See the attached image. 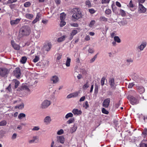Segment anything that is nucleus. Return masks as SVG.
<instances>
[{"mask_svg": "<svg viewBox=\"0 0 147 147\" xmlns=\"http://www.w3.org/2000/svg\"><path fill=\"white\" fill-rule=\"evenodd\" d=\"M57 140L61 144H63L65 142V139L63 136H57Z\"/></svg>", "mask_w": 147, "mask_h": 147, "instance_id": "6ab92c4d", "label": "nucleus"}, {"mask_svg": "<svg viewBox=\"0 0 147 147\" xmlns=\"http://www.w3.org/2000/svg\"><path fill=\"white\" fill-rule=\"evenodd\" d=\"M73 115L71 113H69L67 114L65 116V118L67 119L69 117H73Z\"/></svg>", "mask_w": 147, "mask_h": 147, "instance_id": "72a5a7b5", "label": "nucleus"}, {"mask_svg": "<svg viewBox=\"0 0 147 147\" xmlns=\"http://www.w3.org/2000/svg\"><path fill=\"white\" fill-rule=\"evenodd\" d=\"M109 82L111 88L115 89L116 86V84L115 82V80L113 78H110L109 79Z\"/></svg>", "mask_w": 147, "mask_h": 147, "instance_id": "6e6552de", "label": "nucleus"}, {"mask_svg": "<svg viewBox=\"0 0 147 147\" xmlns=\"http://www.w3.org/2000/svg\"><path fill=\"white\" fill-rule=\"evenodd\" d=\"M79 93V92L77 91L72 93L73 97L74 98L77 97Z\"/></svg>", "mask_w": 147, "mask_h": 147, "instance_id": "c03bdc74", "label": "nucleus"}, {"mask_svg": "<svg viewBox=\"0 0 147 147\" xmlns=\"http://www.w3.org/2000/svg\"><path fill=\"white\" fill-rule=\"evenodd\" d=\"M95 21L94 20H92L90 22L89 26L90 27H92L95 24Z\"/></svg>", "mask_w": 147, "mask_h": 147, "instance_id": "ea45409f", "label": "nucleus"}, {"mask_svg": "<svg viewBox=\"0 0 147 147\" xmlns=\"http://www.w3.org/2000/svg\"><path fill=\"white\" fill-rule=\"evenodd\" d=\"M52 120L50 116H47L46 117L44 120V122L46 125H48L50 123Z\"/></svg>", "mask_w": 147, "mask_h": 147, "instance_id": "4468645a", "label": "nucleus"}, {"mask_svg": "<svg viewBox=\"0 0 147 147\" xmlns=\"http://www.w3.org/2000/svg\"><path fill=\"white\" fill-rule=\"evenodd\" d=\"M31 5V3L29 2H26L24 4V6L25 7H28Z\"/></svg>", "mask_w": 147, "mask_h": 147, "instance_id": "e433bc0d", "label": "nucleus"}, {"mask_svg": "<svg viewBox=\"0 0 147 147\" xmlns=\"http://www.w3.org/2000/svg\"><path fill=\"white\" fill-rule=\"evenodd\" d=\"M88 51L89 53H93L94 52V50L93 49L90 48L88 49Z\"/></svg>", "mask_w": 147, "mask_h": 147, "instance_id": "e2e57ef3", "label": "nucleus"}, {"mask_svg": "<svg viewBox=\"0 0 147 147\" xmlns=\"http://www.w3.org/2000/svg\"><path fill=\"white\" fill-rule=\"evenodd\" d=\"M100 20L101 21L107 22V19L104 16H101L100 18Z\"/></svg>", "mask_w": 147, "mask_h": 147, "instance_id": "79ce46f5", "label": "nucleus"}, {"mask_svg": "<svg viewBox=\"0 0 147 147\" xmlns=\"http://www.w3.org/2000/svg\"><path fill=\"white\" fill-rule=\"evenodd\" d=\"M89 86V82L88 81H86V83L83 86V88L84 89L87 88Z\"/></svg>", "mask_w": 147, "mask_h": 147, "instance_id": "7c9ffc66", "label": "nucleus"}, {"mask_svg": "<svg viewBox=\"0 0 147 147\" xmlns=\"http://www.w3.org/2000/svg\"><path fill=\"white\" fill-rule=\"evenodd\" d=\"M71 60L70 58L69 57H67L65 63V65L67 67H69L70 66Z\"/></svg>", "mask_w": 147, "mask_h": 147, "instance_id": "a878e982", "label": "nucleus"}, {"mask_svg": "<svg viewBox=\"0 0 147 147\" xmlns=\"http://www.w3.org/2000/svg\"><path fill=\"white\" fill-rule=\"evenodd\" d=\"M129 98L131 103L132 105H136L138 103V100L136 99L135 97L133 96H131Z\"/></svg>", "mask_w": 147, "mask_h": 147, "instance_id": "9b49d317", "label": "nucleus"}, {"mask_svg": "<svg viewBox=\"0 0 147 147\" xmlns=\"http://www.w3.org/2000/svg\"><path fill=\"white\" fill-rule=\"evenodd\" d=\"M21 19V18H17L15 20H12L10 21V24L12 25L17 24L20 22Z\"/></svg>", "mask_w": 147, "mask_h": 147, "instance_id": "a211bd4d", "label": "nucleus"}, {"mask_svg": "<svg viewBox=\"0 0 147 147\" xmlns=\"http://www.w3.org/2000/svg\"><path fill=\"white\" fill-rule=\"evenodd\" d=\"M102 112L103 113L106 114H108L109 113L108 111L106 110L104 108L102 109Z\"/></svg>", "mask_w": 147, "mask_h": 147, "instance_id": "09e8293b", "label": "nucleus"}, {"mask_svg": "<svg viewBox=\"0 0 147 147\" xmlns=\"http://www.w3.org/2000/svg\"><path fill=\"white\" fill-rule=\"evenodd\" d=\"M134 85V84L133 83H129L128 85V88H131Z\"/></svg>", "mask_w": 147, "mask_h": 147, "instance_id": "13d9d810", "label": "nucleus"}, {"mask_svg": "<svg viewBox=\"0 0 147 147\" xmlns=\"http://www.w3.org/2000/svg\"><path fill=\"white\" fill-rule=\"evenodd\" d=\"M80 31L81 28H78L75 29L73 30L70 33L69 39L71 40L73 38V36Z\"/></svg>", "mask_w": 147, "mask_h": 147, "instance_id": "39448f33", "label": "nucleus"}, {"mask_svg": "<svg viewBox=\"0 0 147 147\" xmlns=\"http://www.w3.org/2000/svg\"><path fill=\"white\" fill-rule=\"evenodd\" d=\"M85 3L86 5L88 6V7H89L91 6V3L90 1L89 0L86 1L85 2Z\"/></svg>", "mask_w": 147, "mask_h": 147, "instance_id": "6e6d98bb", "label": "nucleus"}, {"mask_svg": "<svg viewBox=\"0 0 147 147\" xmlns=\"http://www.w3.org/2000/svg\"><path fill=\"white\" fill-rule=\"evenodd\" d=\"M57 57L56 60L59 61L61 58L62 56V54H57Z\"/></svg>", "mask_w": 147, "mask_h": 147, "instance_id": "de8ad7c7", "label": "nucleus"}, {"mask_svg": "<svg viewBox=\"0 0 147 147\" xmlns=\"http://www.w3.org/2000/svg\"><path fill=\"white\" fill-rule=\"evenodd\" d=\"M105 79V78L104 77L102 78L101 79V84L102 86H103L104 84V82Z\"/></svg>", "mask_w": 147, "mask_h": 147, "instance_id": "864d4df0", "label": "nucleus"}, {"mask_svg": "<svg viewBox=\"0 0 147 147\" xmlns=\"http://www.w3.org/2000/svg\"><path fill=\"white\" fill-rule=\"evenodd\" d=\"M26 115L25 114L23 113H20L18 116V118L20 119H22L24 117H25Z\"/></svg>", "mask_w": 147, "mask_h": 147, "instance_id": "473e14b6", "label": "nucleus"}, {"mask_svg": "<svg viewBox=\"0 0 147 147\" xmlns=\"http://www.w3.org/2000/svg\"><path fill=\"white\" fill-rule=\"evenodd\" d=\"M127 6L129 7H134V5L133 4L131 0L130 1L129 4L127 5Z\"/></svg>", "mask_w": 147, "mask_h": 147, "instance_id": "603ef678", "label": "nucleus"}, {"mask_svg": "<svg viewBox=\"0 0 147 147\" xmlns=\"http://www.w3.org/2000/svg\"><path fill=\"white\" fill-rule=\"evenodd\" d=\"M89 11L91 13H95V10L92 9H89Z\"/></svg>", "mask_w": 147, "mask_h": 147, "instance_id": "338daca9", "label": "nucleus"}, {"mask_svg": "<svg viewBox=\"0 0 147 147\" xmlns=\"http://www.w3.org/2000/svg\"><path fill=\"white\" fill-rule=\"evenodd\" d=\"M17 0H8L7 1V3H15L17 1Z\"/></svg>", "mask_w": 147, "mask_h": 147, "instance_id": "4d7b16f0", "label": "nucleus"}, {"mask_svg": "<svg viewBox=\"0 0 147 147\" xmlns=\"http://www.w3.org/2000/svg\"><path fill=\"white\" fill-rule=\"evenodd\" d=\"M114 41L118 43H119L121 42V40L119 37L118 36H115L114 37Z\"/></svg>", "mask_w": 147, "mask_h": 147, "instance_id": "c85d7f7f", "label": "nucleus"}, {"mask_svg": "<svg viewBox=\"0 0 147 147\" xmlns=\"http://www.w3.org/2000/svg\"><path fill=\"white\" fill-rule=\"evenodd\" d=\"M146 42H143L140 46L137 47V49L138 50L139 49L141 51H142L146 47Z\"/></svg>", "mask_w": 147, "mask_h": 147, "instance_id": "dca6fc26", "label": "nucleus"}, {"mask_svg": "<svg viewBox=\"0 0 147 147\" xmlns=\"http://www.w3.org/2000/svg\"><path fill=\"white\" fill-rule=\"evenodd\" d=\"M8 69L5 68H0V76L2 77H5L9 73Z\"/></svg>", "mask_w": 147, "mask_h": 147, "instance_id": "20e7f679", "label": "nucleus"}, {"mask_svg": "<svg viewBox=\"0 0 147 147\" xmlns=\"http://www.w3.org/2000/svg\"><path fill=\"white\" fill-rule=\"evenodd\" d=\"M41 15L38 13L37 14L36 18L34 19L32 22V23L33 24L36 23L37 22L39 21V18L41 17Z\"/></svg>", "mask_w": 147, "mask_h": 147, "instance_id": "4be33fe9", "label": "nucleus"}, {"mask_svg": "<svg viewBox=\"0 0 147 147\" xmlns=\"http://www.w3.org/2000/svg\"><path fill=\"white\" fill-rule=\"evenodd\" d=\"M16 107L19 109H22L24 107V104L23 103H22Z\"/></svg>", "mask_w": 147, "mask_h": 147, "instance_id": "8fccbe9b", "label": "nucleus"}, {"mask_svg": "<svg viewBox=\"0 0 147 147\" xmlns=\"http://www.w3.org/2000/svg\"><path fill=\"white\" fill-rule=\"evenodd\" d=\"M120 12L122 16H125V11L123 10L122 9H120Z\"/></svg>", "mask_w": 147, "mask_h": 147, "instance_id": "680f3d73", "label": "nucleus"}, {"mask_svg": "<svg viewBox=\"0 0 147 147\" xmlns=\"http://www.w3.org/2000/svg\"><path fill=\"white\" fill-rule=\"evenodd\" d=\"M58 77L56 75H54L52 76L50 78V80L52 82L53 84H57L59 81Z\"/></svg>", "mask_w": 147, "mask_h": 147, "instance_id": "0eeeda50", "label": "nucleus"}, {"mask_svg": "<svg viewBox=\"0 0 147 147\" xmlns=\"http://www.w3.org/2000/svg\"><path fill=\"white\" fill-rule=\"evenodd\" d=\"M137 90L140 94L143 93L145 91L144 88L142 86H138L137 87Z\"/></svg>", "mask_w": 147, "mask_h": 147, "instance_id": "2eb2a0df", "label": "nucleus"}, {"mask_svg": "<svg viewBox=\"0 0 147 147\" xmlns=\"http://www.w3.org/2000/svg\"><path fill=\"white\" fill-rule=\"evenodd\" d=\"M111 10L109 9H106L105 11V13L107 15H109L111 13Z\"/></svg>", "mask_w": 147, "mask_h": 147, "instance_id": "bf43d9fd", "label": "nucleus"}, {"mask_svg": "<svg viewBox=\"0 0 147 147\" xmlns=\"http://www.w3.org/2000/svg\"><path fill=\"white\" fill-rule=\"evenodd\" d=\"M51 102L50 101L46 100H44L40 105V107L42 109L47 108L51 105Z\"/></svg>", "mask_w": 147, "mask_h": 147, "instance_id": "7ed1b4c3", "label": "nucleus"}, {"mask_svg": "<svg viewBox=\"0 0 147 147\" xmlns=\"http://www.w3.org/2000/svg\"><path fill=\"white\" fill-rule=\"evenodd\" d=\"M72 112L75 115H78L82 114V111L81 110H79L77 109H74L73 110Z\"/></svg>", "mask_w": 147, "mask_h": 147, "instance_id": "aec40b11", "label": "nucleus"}, {"mask_svg": "<svg viewBox=\"0 0 147 147\" xmlns=\"http://www.w3.org/2000/svg\"><path fill=\"white\" fill-rule=\"evenodd\" d=\"M39 57L38 56H36L35 58L33 60V61L34 63L37 62L39 60Z\"/></svg>", "mask_w": 147, "mask_h": 147, "instance_id": "a18cd8bd", "label": "nucleus"}, {"mask_svg": "<svg viewBox=\"0 0 147 147\" xmlns=\"http://www.w3.org/2000/svg\"><path fill=\"white\" fill-rule=\"evenodd\" d=\"M14 82L15 83V88H17L19 85L20 82L17 80H14Z\"/></svg>", "mask_w": 147, "mask_h": 147, "instance_id": "c9c22d12", "label": "nucleus"}, {"mask_svg": "<svg viewBox=\"0 0 147 147\" xmlns=\"http://www.w3.org/2000/svg\"><path fill=\"white\" fill-rule=\"evenodd\" d=\"M27 60V58L25 56L22 57L20 60V62L24 64L25 63Z\"/></svg>", "mask_w": 147, "mask_h": 147, "instance_id": "bb28decb", "label": "nucleus"}, {"mask_svg": "<svg viewBox=\"0 0 147 147\" xmlns=\"http://www.w3.org/2000/svg\"><path fill=\"white\" fill-rule=\"evenodd\" d=\"M70 26L72 27H78V23H73L70 24Z\"/></svg>", "mask_w": 147, "mask_h": 147, "instance_id": "37998d69", "label": "nucleus"}, {"mask_svg": "<svg viewBox=\"0 0 147 147\" xmlns=\"http://www.w3.org/2000/svg\"><path fill=\"white\" fill-rule=\"evenodd\" d=\"M72 19L73 21H76L82 18L83 15L80 9L74 8L72 9Z\"/></svg>", "mask_w": 147, "mask_h": 147, "instance_id": "f257e3e1", "label": "nucleus"}, {"mask_svg": "<svg viewBox=\"0 0 147 147\" xmlns=\"http://www.w3.org/2000/svg\"><path fill=\"white\" fill-rule=\"evenodd\" d=\"M40 129V127L38 126H34L33 128L32 129V130L33 131H37Z\"/></svg>", "mask_w": 147, "mask_h": 147, "instance_id": "f704fd0d", "label": "nucleus"}, {"mask_svg": "<svg viewBox=\"0 0 147 147\" xmlns=\"http://www.w3.org/2000/svg\"><path fill=\"white\" fill-rule=\"evenodd\" d=\"M66 24V22L64 20H61L60 26V27H62L65 26Z\"/></svg>", "mask_w": 147, "mask_h": 147, "instance_id": "a19ab883", "label": "nucleus"}, {"mask_svg": "<svg viewBox=\"0 0 147 147\" xmlns=\"http://www.w3.org/2000/svg\"><path fill=\"white\" fill-rule=\"evenodd\" d=\"M140 147H147V140H142L140 144Z\"/></svg>", "mask_w": 147, "mask_h": 147, "instance_id": "5701e85b", "label": "nucleus"}, {"mask_svg": "<svg viewBox=\"0 0 147 147\" xmlns=\"http://www.w3.org/2000/svg\"><path fill=\"white\" fill-rule=\"evenodd\" d=\"M66 36L65 35H63L61 37L57 39L58 42H62L65 40Z\"/></svg>", "mask_w": 147, "mask_h": 147, "instance_id": "b1692460", "label": "nucleus"}, {"mask_svg": "<svg viewBox=\"0 0 147 147\" xmlns=\"http://www.w3.org/2000/svg\"><path fill=\"white\" fill-rule=\"evenodd\" d=\"M142 134L145 135H147V129L145 128Z\"/></svg>", "mask_w": 147, "mask_h": 147, "instance_id": "774afa93", "label": "nucleus"}, {"mask_svg": "<svg viewBox=\"0 0 147 147\" xmlns=\"http://www.w3.org/2000/svg\"><path fill=\"white\" fill-rule=\"evenodd\" d=\"M64 133V131L62 129H61L59 130L57 132V134L58 135H60L63 134Z\"/></svg>", "mask_w": 147, "mask_h": 147, "instance_id": "49530a36", "label": "nucleus"}, {"mask_svg": "<svg viewBox=\"0 0 147 147\" xmlns=\"http://www.w3.org/2000/svg\"><path fill=\"white\" fill-rule=\"evenodd\" d=\"M22 87H23V88L24 89L26 90H27L28 91H30V89L28 88V87L26 85H23L22 86Z\"/></svg>", "mask_w": 147, "mask_h": 147, "instance_id": "052dcab7", "label": "nucleus"}, {"mask_svg": "<svg viewBox=\"0 0 147 147\" xmlns=\"http://www.w3.org/2000/svg\"><path fill=\"white\" fill-rule=\"evenodd\" d=\"M11 44L12 47H13L14 49L16 50H20V46L19 45L16 44L13 41H11Z\"/></svg>", "mask_w": 147, "mask_h": 147, "instance_id": "f3484780", "label": "nucleus"}, {"mask_svg": "<svg viewBox=\"0 0 147 147\" xmlns=\"http://www.w3.org/2000/svg\"><path fill=\"white\" fill-rule=\"evenodd\" d=\"M52 45L50 42H48L44 45V49L46 51H49L51 49Z\"/></svg>", "mask_w": 147, "mask_h": 147, "instance_id": "9d476101", "label": "nucleus"}, {"mask_svg": "<svg viewBox=\"0 0 147 147\" xmlns=\"http://www.w3.org/2000/svg\"><path fill=\"white\" fill-rule=\"evenodd\" d=\"M83 106L85 109H87L89 107L88 102L87 101H86L85 103L83 104Z\"/></svg>", "mask_w": 147, "mask_h": 147, "instance_id": "2f4dec72", "label": "nucleus"}, {"mask_svg": "<svg viewBox=\"0 0 147 147\" xmlns=\"http://www.w3.org/2000/svg\"><path fill=\"white\" fill-rule=\"evenodd\" d=\"M34 35L36 38H39L40 36V32L39 31H36L35 33H34Z\"/></svg>", "mask_w": 147, "mask_h": 147, "instance_id": "c756f323", "label": "nucleus"}, {"mask_svg": "<svg viewBox=\"0 0 147 147\" xmlns=\"http://www.w3.org/2000/svg\"><path fill=\"white\" fill-rule=\"evenodd\" d=\"M97 57V55H96L94 57L92 58L90 61V63H92L95 60V59Z\"/></svg>", "mask_w": 147, "mask_h": 147, "instance_id": "3c124183", "label": "nucleus"}, {"mask_svg": "<svg viewBox=\"0 0 147 147\" xmlns=\"http://www.w3.org/2000/svg\"><path fill=\"white\" fill-rule=\"evenodd\" d=\"M74 121V119L73 118H71L69 119L68 121H67V123L70 124L73 122Z\"/></svg>", "mask_w": 147, "mask_h": 147, "instance_id": "4c0bfd02", "label": "nucleus"}, {"mask_svg": "<svg viewBox=\"0 0 147 147\" xmlns=\"http://www.w3.org/2000/svg\"><path fill=\"white\" fill-rule=\"evenodd\" d=\"M110 0H102V4H107L110 1Z\"/></svg>", "mask_w": 147, "mask_h": 147, "instance_id": "5fc2aeb1", "label": "nucleus"}, {"mask_svg": "<svg viewBox=\"0 0 147 147\" xmlns=\"http://www.w3.org/2000/svg\"><path fill=\"white\" fill-rule=\"evenodd\" d=\"M38 136H34L32 137L31 139L28 140V142L30 144L35 143L36 142V141L38 140Z\"/></svg>", "mask_w": 147, "mask_h": 147, "instance_id": "ddd939ff", "label": "nucleus"}, {"mask_svg": "<svg viewBox=\"0 0 147 147\" xmlns=\"http://www.w3.org/2000/svg\"><path fill=\"white\" fill-rule=\"evenodd\" d=\"M110 100V98H107L105 99L102 103V106L105 108H107L109 105Z\"/></svg>", "mask_w": 147, "mask_h": 147, "instance_id": "1a4fd4ad", "label": "nucleus"}, {"mask_svg": "<svg viewBox=\"0 0 147 147\" xmlns=\"http://www.w3.org/2000/svg\"><path fill=\"white\" fill-rule=\"evenodd\" d=\"M7 122L5 120H3L0 122V126H3L6 125Z\"/></svg>", "mask_w": 147, "mask_h": 147, "instance_id": "58836bf2", "label": "nucleus"}, {"mask_svg": "<svg viewBox=\"0 0 147 147\" xmlns=\"http://www.w3.org/2000/svg\"><path fill=\"white\" fill-rule=\"evenodd\" d=\"M30 32L29 28L28 26H24L20 29L19 33L22 36H26L29 34Z\"/></svg>", "mask_w": 147, "mask_h": 147, "instance_id": "f03ea898", "label": "nucleus"}, {"mask_svg": "<svg viewBox=\"0 0 147 147\" xmlns=\"http://www.w3.org/2000/svg\"><path fill=\"white\" fill-rule=\"evenodd\" d=\"M146 11V8L142 4H139L138 12L139 13H144Z\"/></svg>", "mask_w": 147, "mask_h": 147, "instance_id": "f8f14e48", "label": "nucleus"}, {"mask_svg": "<svg viewBox=\"0 0 147 147\" xmlns=\"http://www.w3.org/2000/svg\"><path fill=\"white\" fill-rule=\"evenodd\" d=\"M77 128V125L76 124H74L73 127L70 128V132L71 134H72L75 132Z\"/></svg>", "mask_w": 147, "mask_h": 147, "instance_id": "412c9836", "label": "nucleus"}, {"mask_svg": "<svg viewBox=\"0 0 147 147\" xmlns=\"http://www.w3.org/2000/svg\"><path fill=\"white\" fill-rule=\"evenodd\" d=\"M16 136L17 134H16L14 133L13 134L11 137V139L13 140L15 139L16 138Z\"/></svg>", "mask_w": 147, "mask_h": 147, "instance_id": "0e129e2a", "label": "nucleus"}, {"mask_svg": "<svg viewBox=\"0 0 147 147\" xmlns=\"http://www.w3.org/2000/svg\"><path fill=\"white\" fill-rule=\"evenodd\" d=\"M25 16L26 18L30 20H31L34 17V15L32 14H31L29 13H27L26 14Z\"/></svg>", "mask_w": 147, "mask_h": 147, "instance_id": "393cba45", "label": "nucleus"}, {"mask_svg": "<svg viewBox=\"0 0 147 147\" xmlns=\"http://www.w3.org/2000/svg\"><path fill=\"white\" fill-rule=\"evenodd\" d=\"M94 92L96 93H97L98 92V87L97 86H96L95 85L94 88Z\"/></svg>", "mask_w": 147, "mask_h": 147, "instance_id": "69168bd1", "label": "nucleus"}, {"mask_svg": "<svg viewBox=\"0 0 147 147\" xmlns=\"http://www.w3.org/2000/svg\"><path fill=\"white\" fill-rule=\"evenodd\" d=\"M14 75L17 78H19L21 74L20 70L19 68H16L13 71Z\"/></svg>", "mask_w": 147, "mask_h": 147, "instance_id": "423d86ee", "label": "nucleus"}, {"mask_svg": "<svg viewBox=\"0 0 147 147\" xmlns=\"http://www.w3.org/2000/svg\"><path fill=\"white\" fill-rule=\"evenodd\" d=\"M66 16V14L64 13H62L60 14V19L61 20H64Z\"/></svg>", "mask_w": 147, "mask_h": 147, "instance_id": "cd10ccee", "label": "nucleus"}]
</instances>
